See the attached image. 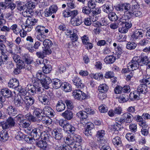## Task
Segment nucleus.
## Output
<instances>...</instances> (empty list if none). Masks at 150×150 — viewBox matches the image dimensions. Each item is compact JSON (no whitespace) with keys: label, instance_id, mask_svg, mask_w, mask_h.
I'll list each match as a JSON object with an SVG mask.
<instances>
[{"label":"nucleus","instance_id":"obj_1","mask_svg":"<svg viewBox=\"0 0 150 150\" xmlns=\"http://www.w3.org/2000/svg\"><path fill=\"white\" fill-rule=\"evenodd\" d=\"M40 84L36 82L34 83L33 85L28 86V88H26L27 92L31 95H33L36 93H41L43 89L40 87Z\"/></svg>","mask_w":150,"mask_h":150},{"label":"nucleus","instance_id":"obj_2","mask_svg":"<svg viewBox=\"0 0 150 150\" xmlns=\"http://www.w3.org/2000/svg\"><path fill=\"white\" fill-rule=\"evenodd\" d=\"M133 116L132 114L126 112L122 115L120 118H116L115 120L121 124H122L125 122L127 123L131 122L133 120Z\"/></svg>","mask_w":150,"mask_h":150},{"label":"nucleus","instance_id":"obj_3","mask_svg":"<svg viewBox=\"0 0 150 150\" xmlns=\"http://www.w3.org/2000/svg\"><path fill=\"white\" fill-rule=\"evenodd\" d=\"M148 91L147 86L141 84L138 86L137 90L134 92L133 97L134 98H139L141 94H145Z\"/></svg>","mask_w":150,"mask_h":150},{"label":"nucleus","instance_id":"obj_4","mask_svg":"<svg viewBox=\"0 0 150 150\" xmlns=\"http://www.w3.org/2000/svg\"><path fill=\"white\" fill-rule=\"evenodd\" d=\"M38 93V100L42 104L47 105L49 104L51 97L49 93H44L43 91L41 93Z\"/></svg>","mask_w":150,"mask_h":150},{"label":"nucleus","instance_id":"obj_5","mask_svg":"<svg viewBox=\"0 0 150 150\" xmlns=\"http://www.w3.org/2000/svg\"><path fill=\"white\" fill-rule=\"evenodd\" d=\"M43 130V126L42 125L33 129L31 136L33 137L34 140H37L40 137Z\"/></svg>","mask_w":150,"mask_h":150},{"label":"nucleus","instance_id":"obj_6","mask_svg":"<svg viewBox=\"0 0 150 150\" xmlns=\"http://www.w3.org/2000/svg\"><path fill=\"white\" fill-rule=\"evenodd\" d=\"M16 124L14 120L11 117H8L5 122H1L2 127L3 129H7L14 127Z\"/></svg>","mask_w":150,"mask_h":150},{"label":"nucleus","instance_id":"obj_7","mask_svg":"<svg viewBox=\"0 0 150 150\" xmlns=\"http://www.w3.org/2000/svg\"><path fill=\"white\" fill-rule=\"evenodd\" d=\"M105 134V132L104 130H99L97 132L96 136L97 138V141L99 145H102V144H105L106 142L104 138Z\"/></svg>","mask_w":150,"mask_h":150},{"label":"nucleus","instance_id":"obj_8","mask_svg":"<svg viewBox=\"0 0 150 150\" xmlns=\"http://www.w3.org/2000/svg\"><path fill=\"white\" fill-rule=\"evenodd\" d=\"M143 31L141 29H137L134 30L131 35V39L134 42H136L143 36Z\"/></svg>","mask_w":150,"mask_h":150},{"label":"nucleus","instance_id":"obj_9","mask_svg":"<svg viewBox=\"0 0 150 150\" xmlns=\"http://www.w3.org/2000/svg\"><path fill=\"white\" fill-rule=\"evenodd\" d=\"M84 123L86 126V128L84 132V133L87 136H91L92 135L91 131L94 127V124L91 122H87L86 120H85Z\"/></svg>","mask_w":150,"mask_h":150},{"label":"nucleus","instance_id":"obj_10","mask_svg":"<svg viewBox=\"0 0 150 150\" xmlns=\"http://www.w3.org/2000/svg\"><path fill=\"white\" fill-rule=\"evenodd\" d=\"M52 134L56 140H60L63 138L62 130L60 128H57L54 129Z\"/></svg>","mask_w":150,"mask_h":150},{"label":"nucleus","instance_id":"obj_11","mask_svg":"<svg viewBox=\"0 0 150 150\" xmlns=\"http://www.w3.org/2000/svg\"><path fill=\"white\" fill-rule=\"evenodd\" d=\"M122 108L120 107L115 108L114 110H110L108 112L109 116L111 117L114 116L115 115H120L122 112Z\"/></svg>","mask_w":150,"mask_h":150},{"label":"nucleus","instance_id":"obj_12","mask_svg":"<svg viewBox=\"0 0 150 150\" xmlns=\"http://www.w3.org/2000/svg\"><path fill=\"white\" fill-rule=\"evenodd\" d=\"M8 86L10 88L15 89L16 90L21 86L19 85L18 81L14 78L10 79L8 83Z\"/></svg>","mask_w":150,"mask_h":150},{"label":"nucleus","instance_id":"obj_13","mask_svg":"<svg viewBox=\"0 0 150 150\" xmlns=\"http://www.w3.org/2000/svg\"><path fill=\"white\" fill-rule=\"evenodd\" d=\"M43 110V113L47 115L46 116L52 117L55 114V112L54 110L49 106L45 107Z\"/></svg>","mask_w":150,"mask_h":150},{"label":"nucleus","instance_id":"obj_14","mask_svg":"<svg viewBox=\"0 0 150 150\" xmlns=\"http://www.w3.org/2000/svg\"><path fill=\"white\" fill-rule=\"evenodd\" d=\"M23 101L25 104L26 107L28 108L35 102V100L33 98L29 96H26L24 98Z\"/></svg>","mask_w":150,"mask_h":150},{"label":"nucleus","instance_id":"obj_15","mask_svg":"<svg viewBox=\"0 0 150 150\" xmlns=\"http://www.w3.org/2000/svg\"><path fill=\"white\" fill-rule=\"evenodd\" d=\"M51 82L50 78L48 76H45L44 79L41 81V83L43 87L46 89L49 88V84Z\"/></svg>","mask_w":150,"mask_h":150},{"label":"nucleus","instance_id":"obj_16","mask_svg":"<svg viewBox=\"0 0 150 150\" xmlns=\"http://www.w3.org/2000/svg\"><path fill=\"white\" fill-rule=\"evenodd\" d=\"M72 81L76 87L78 88H82L83 87V84L82 82L81 79L78 76H75L72 80Z\"/></svg>","mask_w":150,"mask_h":150},{"label":"nucleus","instance_id":"obj_17","mask_svg":"<svg viewBox=\"0 0 150 150\" xmlns=\"http://www.w3.org/2000/svg\"><path fill=\"white\" fill-rule=\"evenodd\" d=\"M65 104L62 100H60L58 101L56 105V108L57 111L62 112L65 109Z\"/></svg>","mask_w":150,"mask_h":150},{"label":"nucleus","instance_id":"obj_18","mask_svg":"<svg viewBox=\"0 0 150 150\" xmlns=\"http://www.w3.org/2000/svg\"><path fill=\"white\" fill-rule=\"evenodd\" d=\"M23 99V97L19 96L15 97L14 100L15 105L16 107L22 106L24 102Z\"/></svg>","mask_w":150,"mask_h":150},{"label":"nucleus","instance_id":"obj_19","mask_svg":"<svg viewBox=\"0 0 150 150\" xmlns=\"http://www.w3.org/2000/svg\"><path fill=\"white\" fill-rule=\"evenodd\" d=\"M63 128L64 131L66 132L69 131L72 134H74L76 130L75 127L67 122Z\"/></svg>","mask_w":150,"mask_h":150},{"label":"nucleus","instance_id":"obj_20","mask_svg":"<svg viewBox=\"0 0 150 150\" xmlns=\"http://www.w3.org/2000/svg\"><path fill=\"white\" fill-rule=\"evenodd\" d=\"M36 146L43 150H46L48 147L47 142L44 140H40L35 142Z\"/></svg>","mask_w":150,"mask_h":150},{"label":"nucleus","instance_id":"obj_21","mask_svg":"<svg viewBox=\"0 0 150 150\" xmlns=\"http://www.w3.org/2000/svg\"><path fill=\"white\" fill-rule=\"evenodd\" d=\"M113 144L116 147H122V144L120 138L118 136L114 137L112 140Z\"/></svg>","mask_w":150,"mask_h":150},{"label":"nucleus","instance_id":"obj_22","mask_svg":"<svg viewBox=\"0 0 150 150\" xmlns=\"http://www.w3.org/2000/svg\"><path fill=\"white\" fill-rule=\"evenodd\" d=\"M38 21L37 19L28 16V18L26 20L25 25H28L29 26H33L37 23Z\"/></svg>","mask_w":150,"mask_h":150},{"label":"nucleus","instance_id":"obj_23","mask_svg":"<svg viewBox=\"0 0 150 150\" xmlns=\"http://www.w3.org/2000/svg\"><path fill=\"white\" fill-rule=\"evenodd\" d=\"M9 135L8 131L3 130L0 132V140L3 142H5L8 139Z\"/></svg>","mask_w":150,"mask_h":150},{"label":"nucleus","instance_id":"obj_24","mask_svg":"<svg viewBox=\"0 0 150 150\" xmlns=\"http://www.w3.org/2000/svg\"><path fill=\"white\" fill-rule=\"evenodd\" d=\"M149 63L150 61H148V57L147 56H144L142 55L141 58L139 57V66H146ZM148 66H150V64H149Z\"/></svg>","mask_w":150,"mask_h":150},{"label":"nucleus","instance_id":"obj_25","mask_svg":"<svg viewBox=\"0 0 150 150\" xmlns=\"http://www.w3.org/2000/svg\"><path fill=\"white\" fill-rule=\"evenodd\" d=\"M62 115L65 119L68 120H70L73 117V113L70 110H66L62 114Z\"/></svg>","mask_w":150,"mask_h":150},{"label":"nucleus","instance_id":"obj_26","mask_svg":"<svg viewBox=\"0 0 150 150\" xmlns=\"http://www.w3.org/2000/svg\"><path fill=\"white\" fill-rule=\"evenodd\" d=\"M7 111L8 114L11 116H15L17 114V110L14 107L9 106L7 108Z\"/></svg>","mask_w":150,"mask_h":150},{"label":"nucleus","instance_id":"obj_27","mask_svg":"<svg viewBox=\"0 0 150 150\" xmlns=\"http://www.w3.org/2000/svg\"><path fill=\"white\" fill-rule=\"evenodd\" d=\"M17 9L20 11H23L26 10V4L20 1H17L16 3Z\"/></svg>","mask_w":150,"mask_h":150},{"label":"nucleus","instance_id":"obj_28","mask_svg":"<svg viewBox=\"0 0 150 150\" xmlns=\"http://www.w3.org/2000/svg\"><path fill=\"white\" fill-rule=\"evenodd\" d=\"M1 93L3 96L7 98L11 97L12 95L11 91L7 88L2 89L1 91Z\"/></svg>","mask_w":150,"mask_h":150},{"label":"nucleus","instance_id":"obj_29","mask_svg":"<svg viewBox=\"0 0 150 150\" xmlns=\"http://www.w3.org/2000/svg\"><path fill=\"white\" fill-rule=\"evenodd\" d=\"M13 58L14 61L16 63L17 66H22L24 64V61L22 60H21L20 57L16 54H15L13 56Z\"/></svg>","mask_w":150,"mask_h":150},{"label":"nucleus","instance_id":"obj_30","mask_svg":"<svg viewBox=\"0 0 150 150\" xmlns=\"http://www.w3.org/2000/svg\"><path fill=\"white\" fill-rule=\"evenodd\" d=\"M35 30L36 31L37 35L39 34L44 33H47L48 32L49 30L47 29H46L43 26L38 25L36 27Z\"/></svg>","mask_w":150,"mask_h":150},{"label":"nucleus","instance_id":"obj_31","mask_svg":"<svg viewBox=\"0 0 150 150\" xmlns=\"http://www.w3.org/2000/svg\"><path fill=\"white\" fill-rule=\"evenodd\" d=\"M117 58V56L115 54L106 57L105 59V62L106 64H112L113 63Z\"/></svg>","mask_w":150,"mask_h":150},{"label":"nucleus","instance_id":"obj_32","mask_svg":"<svg viewBox=\"0 0 150 150\" xmlns=\"http://www.w3.org/2000/svg\"><path fill=\"white\" fill-rule=\"evenodd\" d=\"M64 142L68 145L70 146L74 142L73 139V136H71L70 134L65 136L64 138Z\"/></svg>","mask_w":150,"mask_h":150},{"label":"nucleus","instance_id":"obj_33","mask_svg":"<svg viewBox=\"0 0 150 150\" xmlns=\"http://www.w3.org/2000/svg\"><path fill=\"white\" fill-rule=\"evenodd\" d=\"M139 57H134L129 63V66H139Z\"/></svg>","mask_w":150,"mask_h":150},{"label":"nucleus","instance_id":"obj_34","mask_svg":"<svg viewBox=\"0 0 150 150\" xmlns=\"http://www.w3.org/2000/svg\"><path fill=\"white\" fill-rule=\"evenodd\" d=\"M82 22L81 19L78 18H73L71 20V23L74 26L79 25L81 24Z\"/></svg>","mask_w":150,"mask_h":150},{"label":"nucleus","instance_id":"obj_35","mask_svg":"<svg viewBox=\"0 0 150 150\" xmlns=\"http://www.w3.org/2000/svg\"><path fill=\"white\" fill-rule=\"evenodd\" d=\"M115 49L116 52V54H115L117 56V59L119 58L120 57V55L123 52L122 47L118 45L117 47H115Z\"/></svg>","mask_w":150,"mask_h":150},{"label":"nucleus","instance_id":"obj_36","mask_svg":"<svg viewBox=\"0 0 150 150\" xmlns=\"http://www.w3.org/2000/svg\"><path fill=\"white\" fill-rule=\"evenodd\" d=\"M76 115L82 120L86 119L88 117V115L84 110L80 111L76 113Z\"/></svg>","mask_w":150,"mask_h":150},{"label":"nucleus","instance_id":"obj_37","mask_svg":"<svg viewBox=\"0 0 150 150\" xmlns=\"http://www.w3.org/2000/svg\"><path fill=\"white\" fill-rule=\"evenodd\" d=\"M18 91L19 93L17 96H19L22 97L24 99L25 97L27 92L26 89L22 88L21 86H20L16 90Z\"/></svg>","mask_w":150,"mask_h":150},{"label":"nucleus","instance_id":"obj_38","mask_svg":"<svg viewBox=\"0 0 150 150\" xmlns=\"http://www.w3.org/2000/svg\"><path fill=\"white\" fill-rule=\"evenodd\" d=\"M98 89L99 92L106 93L108 90V87L106 84H102L99 86Z\"/></svg>","mask_w":150,"mask_h":150},{"label":"nucleus","instance_id":"obj_39","mask_svg":"<svg viewBox=\"0 0 150 150\" xmlns=\"http://www.w3.org/2000/svg\"><path fill=\"white\" fill-rule=\"evenodd\" d=\"M67 6L68 9L75 8L76 7L75 2L73 0H68L67 1Z\"/></svg>","mask_w":150,"mask_h":150},{"label":"nucleus","instance_id":"obj_40","mask_svg":"<svg viewBox=\"0 0 150 150\" xmlns=\"http://www.w3.org/2000/svg\"><path fill=\"white\" fill-rule=\"evenodd\" d=\"M51 83H52V84L56 88H60L62 84L61 83V81L57 79H54L52 81H51Z\"/></svg>","mask_w":150,"mask_h":150},{"label":"nucleus","instance_id":"obj_41","mask_svg":"<svg viewBox=\"0 0 150 150\" xmlns=\"http://www.w3.org/2000/svg\"><path fill=\"white\" fill-rule=\"evenodd\" d=\"M43 110L39 108H36L33 112L34 114L38 118H42L43 116Z\"/></svg>","mask_w":150,"mask_h":150},{"label":"nucleus","instance_id":"obj_42","mask_svg":"<svg viewBox=\"0 0 150 150\" xmlns=\"http://www.w3.org/2000/svg\"><path fill=\"white\" fill-rule=\"evenodd\" d=\"M27 7L26 10L28 11L29 14L30 13V12H32V10L35 7V5L32 2H28L26 4V6Z\"/></svg>","mask_w":150,"mask_h":150},{"label":"nucleus","instance_id":"obj_43","mask_svg":"<svg viewBox=\"0 0 150 150\" xmlns=\"http://www.w3.org/2000/svg\"><path fill=\"white\" fill-rule=\"evenodd\" d=\"M50 137V135L48 131L45 132L42 131V132L40 137L42 139L45 141H48Z\"/></svg>","mask_w":150,"mask_h":150},{"label":"nucleus","instance_id":"obj_44","mask_svg":"<svg viewBox=\"0 0 150 150\" xmlns=\"http://www.w3.org/2000/svg\"><path fill=\"white\" fill-rule=\"evenodd\" d=\"M13 30V33L17 35L21 31V29L18 26L17 24H14L12 25L10 27V30Z\"/></svg>","mask_w":150,"mask_h":150},{"label":"nucleus","instance_id":"obj_45","mask_svg":"<svg viewBox=\"0 0 150 150\" xmlns=\"http://www.w3.org/2000/svg\"><path fill=\"white\" fill-rule=\"evenodd\" d=\"M108 17L109 19L112 21H116L118 18L117 16L115 13L113 12H111L109 13L108 14Z\"/></svg>","mask_w":150,"mask_h":150},{"label":"nucleus","instance_id":"obj_46","mask_svg":"<svg viewBox=\"0 0 150 150\" xmlns=\"http://www.w3.org/2000/svg\"><path fill=\"white\" fill-rule=\"evenodd\" d=\"M125 137L127 139L129 142H134L135 140V137L134 134L132 133H127Z\"/></svg>","mask_w":150,"mask_h":150},{"label":"nucleus","instance_id":"obj_47","mask_svg":"<svg viewBox=\"0 0 150 150\" xmlns=\"http://www.w3.org/2000/svg\"><path fill=\"white\" fill-rule=\"evenodd\" d=\"M48 116H43L41 119L42 120L43 123L47 125H49L52 122L51 119Z\"/></svg>","mask_w":150,"mask_h":150},{"label":"nucleus","instance_id":"obj_48","mask_svg":"<svg viewBox=\"0 0 150 150\" xmlns=\"http://www.w3.org/2000/svg\"><path fill=\"white\" fill-rule=\"evenodd\" d=\"M62 87L63 88L65 92H69L71 90V85L68 83H65L62 84Z\"/></svg>","mask_w":150,"mask_h":150},{"label":"nucleus","instance_id":"obj_49","mask_svg":"<svg viewBox=\"0 0 150 150\" xmlns=\"http://www.w3.org/2000/svg\"><path fill=\"white\" fill-rule=\"evenodd\" d=\"M140 82L141 84L147 86L150 84V77H146L145 78L140 80Z\"/></svg>","mask_w":150,"mask_h":150},{"label":"nucleus","instance_id":"obj_50","mask_svg":"<svg viewBox=\"0 0 150 150\" xmlns=\"http://www.w3.org/2000/svg\"><path fill=\"white\" fill-rule=\"evenodd\" d=\"M70 146H68L65 144H61L60 146L58 147L55 148L56 150H71Z\"/></svg>","mask_w":150,"mask_h":150},{"label":"nucleus","instance_id":"obj_51","mask_svg":"<svg viewBox=\"0 0 150 150\" xmlns=\"http://www.w3.org/2000/svg\"><path fill=\"white\" fill-rule=\"evenodd\" d=\"M43 45L45 48H50L52 45V41L48 39H46L43 42Z\"/></svg>","mask_w":150,"mask_h":150},{"label":"nucleus","instance_id":"obj_52","mask_svg":"<svg viewBox=\"0 0 150 150\" xmlns=\"http://www.w3.org/2000/svg\"><path fill=\"white\" fill-rule=\"evenodd\" d=\"M82 93V91L79 89L74 90L73 92V96L75 99L79 100L80 95Z\"/></svg>","mask_w":150,"mask_h":150},{"label":"nucleus","instance_id":"obj_53","mask_svg":"<svg viewBox=\"0 0 150 150\" xmlns=\"http://www.w3.org/2000/svg\"><path fill=\"white\" fill-rule=\"evenodd\" d=\"M21 122H20L19 124L21 127L24 128H26L28 127L30 124V122L26 121L25 120H22Z\"/></svg>","mask_w":150,"mask_h":150},{"label":"nucleus","instance_id":"obj_54","mask_svg":"<svg viewBox=\"0 0 150 150\" xmlns=\"http://www.w3.org/2000/svg\"><path fill=\"white\" fill-rule=\"evenodd\" d=\"M137 46V44L134 42H128L127 44L126 48L129 50H133L136 48Z\"/></svg>","mask_w":150,"mask_h":150},{"label":"nucleus","instance_id":"obj_55","mask_svg":"<svg viewBox=\"0 0 150 150\" xmlns=\"http://www.w3.org/2000/svg\"><path fill=\"white\" fill-rule=\"evenodd\" d=\"M45 76L42 72L40 71H38L36 74V77L38 80L40 81V82L44 79Z\"/></svg>","mask_w":150,"mask_h":150},{"label":"nucleus","instance_id":"obj_56","mask_svg":"<svg viewBox=\"0 0 150 150\" xmlns=\"http://www.w3.org/2000/svg\"><path fill=\"white\" fill-rule=\"evenodd\" d=\"M96 4L94 1L92 0H89L87 3V6L88 8L91 9H94L96 7Z\"/></svg>","mask_w":150,"mask_h":150},{"label":"nucleus","instance_id":"obj_57","mask_svg":"<svg viewBox=\"0 0 150 150\" xmlns=\"http://www.w3.org/2000/svg\"><path fill=\"white\" fill-rule=\"evenodd\" d=\"M24 134L21 132L19 131L17 132L15 135L16 139L18 140H22L23 139Z\"/></svg>","mask_w":150,"mask_h":150},{"label":"nucleus","instance_id":"obj_58","mask_svg":"<svg viewBox=\"0 0 150 150\" xmlns=\"http://www.w3.org/2000/svg\"><path fill=\"white\" fill-rule=\"evenodd\" d=\"M47 35L44 33L37 34L36 37L38 40L41 42H43L46 37Z\"/></svg>","mask_w":150,"mask_h":150},{"label":"nucleus","instance_id":"obj_59","mask_svg":"<svg viewBox=\"0 0 150 150\" xmlns=\"http://www.w3.org/2000/svg\"><path fill=\"white\" fill-rule=\"evenodd\" d=\"M82 11L84 14L88 15L91 13L92 11L87 6H85L83 8Z\"/></svg>","mask_w":150,"mask_h":150},{"label":"nucleus","instance_id":"obj_60","mask_svg":"<svg viewBox=\"0 0 150 150\" xmlns=\"http://www.w3.org/2000/svg\"><path fill=\"white\" fill-rule=\"evenodd\" d=\"M123 12H127L129 10L130 8V5L128 3L122 4Z\"/></svg>","mask_w":150,"mask_h":150},{"label":"nucleus","instance_id":"obj_61","mask_svg":"<svg viewBox=\"0 0 150 150\" xmlns=\"http://www.w3.org/2000/svg\"><path fill=\"white\" fill-rule=\"evenodd\" d=\"M72 135H73V139L74 142L79 143L81 142V137L80 136L76 134L73 135V134H72Z\"/></svg>","mask_w":150,"mask_h":150},{"label":"nucleus","instance_id":"obj_62","mask_svg":"<svg viewBox=\"0 0 150 150\" xmlns=\"http://www.w3.org/2000/svg\"><path fill=\"white\" fill-rule=\"evenodd\" d=\"M43 71L45 74L49 73L52 69L51 66H43L42 68Z\"/></svg>","mask_w":150,"mask_h":150},{"label":"nucleus","instance_id":"obj_63","mask_svg":"<svg viewBox=\"0 0 150 150\" xmlns=\"http://www.w3.org/2000/svg\"><path fill=\"white\" fill-rule=\"evenodd\" d=\"M103 11L107 13H109L112 11L108 5H104L103 6Z\"/></svg>","mask_w":150,"mask_h":150},{"label":"nucleus","instance_id":"obj_64","mask_svg":"<svg viewBox=\"0 0 150 150\" xmlns=\"http://www.w3.org/2000/svg\"><path fill=\"white\" fill-rule=\"evenodd\" d=\"M121 125L117 123L113 124L112 126V129L114 131H118L120 129Z\"/></svg>","mask_w":150,"mask_h":150}]
</instances>
